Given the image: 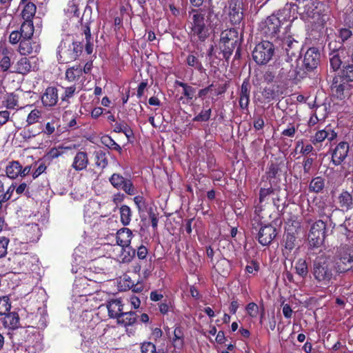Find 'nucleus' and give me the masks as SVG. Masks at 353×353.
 <instances>
[{
	"instance_id": "obj_1",
	"label": "nucleus",
	"mask_w": 353,
	"mask_h": 353,
	"mask_svg": "<svg viewBox=\"0 0 353 353\" xmlns=\"http://www.w3.org/2000/svg\"><path fill=\"white\" fill-rule=\"evenodd\" d=\"M334 262L328 258L319 256L314 263L312 273L318 283L328 285L334 279Z\"/></svg>"
},
{
	"instance_id": "obj_2",
	"label": "nucleus",
	"mask_w": 353,
	"mask_h": 353,
	"mask_svg": "<svg viewBox=\"0 0 353 353\" xmlns=\"http://www.w3.org/2000/svg\"><path fill=\"white\" fill-rule=\"evenodd\" d=\"M290 8L286 5L282 11L277 15L272 14L268 17L260 25L262 33L267 37L272 38L276 36L281 26L282 20H285Z\"/></svg>"
},
{
	"instance_id": "obj_3",
	"label": "nucleus",
	"mask_w": 353,
	"mask_h": 353,
	"mask_svg": "<svg viewBox=\"0 0 353 353\" xmlns=\"http://www.w3.org/2000/svg\"><path fill=\"white\" fill-rule=\"evenodd\" d=\"M239 40L238 32L234 29H227L221 32L219 42V54L228 59L232 54Z\"/></svg>"
},
{
	"instance_id": "obj_4",
	"label": "nucleus",
	"mask_w": 353,
	"mask_h": 353,
	"mask_svg": "<svg viewBox=\"0 0 353 353\" xmlns=\"http://www.w3.org/2000/svg\"><path fill=\"white\" fill-rule=\"evenodd\" d=\"M82 51L80 43L61 41L58 47V55L61 63H69L75 60Z\"/></svg>"
},
{
	"instance_id": "obj_5",
	"label": "nucleus",
	"mask_w": 353,
	"mask_h": 353,
	"mask_svg": "<svg viewBox=\"0 0 353 353\" xmlns=\"http://www.w3.org/2000/svg\"><path fill=\"white\" fill-rule=\"evenodd\" d=\"M353 248L348 246L340 247L336 252L334 265L335 271L342 273L350 270L353 266Z\"/></svg>"
},
{
	"instance_id": "obj_6",
	"label": "nucleus",
	"mask_w": 353,
	"mask_h": 353,
	"mask_svg": "<svg viewBox=\"0 0 353 353\" xmlns=\"http://www.w3.org/2000/svg\"><path fill=\"white\" fill-rule=\"evenodd\" d=\"M274 54V46L268 41L257 43L252 50V59L258 65H266Z\"/></svg>"
},
{
	"instance_id": "obj_7",
	"label": "nucleus",
	"mask_w": 353,
	"mask_h": 353,
	"mask_svg": "<svg viewBox=\"0 0 353 353\" xmlns=\"http://www.w3.org/2000/svg\"><path fill=\"white\" fill-rule=\"evenodd\" d=\"M191 34L200 41H205L209 36V29L205 23V14L198 10L192 11Z\"/></svg>"
},
{
	"instance_id": "obj_8",
	"label": "nucleus",
	"mask_w": 353,
	"mask_h": 353,
	"mask_svg": "<svg viewBox=\"0 0 353 353\" xmlns=\"http://www.w3.org/2000/svg\"><path fill=\"white\" fill-rule=\"evenodd\" d=\"M325 223L319 220L314 223L308 234V242L310 247L319 248L324 241L325 237Z\"/></svg>"
},
{
	"instance_id": "obj_9",
	"label": "nucleus",
	"mask_w": 353,
	"mask_h": 353,
	"mask_svg": "<svg viewBox=\"0 0 353 353\" xmlns=\"http://www.w3.org/2000/svg\"><path fill=\"white\" fill-rule=\"evenodd\" d=\"M272 68L276 71L278 81H284L292 77L290 74L293 69V64L288 59L276 61L272 65Z\"/></svg>"
},
{
	"instance_id": "obj_10",
	"label": "nucleus",
	"mask_w": 353,
	"mask_h": 353,
	"mask_svg": "<svg viewBox=\"0 0 353 353\" xmlns=\"http://www.w3.org/2000/svg\"><path fill=\"white\" fill-rule=\"evenodd\" d=\"M40 48V43L37 39H22L19 43V52L21 54L28 55L38 53Z\"/></svg>"
},
{
	"instance_id": "obj_11",
	"label": "nucleus",
	"mask_w": 353,
	"mask_h": 353,
	"mask_svg": "<svg viewBox=\"0 0 353 353\" xmlns=\"http://www.w3.org/2000/svg\"><path fill=\"white\" fill-rule=\"evenodd\" d=\"M349 144L347 142H340L332 154V162L334 165H341L347 156Z\"/></svg>"
},
{
	"instance_id": "obj_12",
	"label": "nucleus",
	"mask_w": 353,
	"mask_h": 353,
	"mask_svg": "<svg viewBox=\"0 0 353 353\" xmlns=\"http://www.w3.org/2000/svg\"><path fill=\"white\" fill-rule=\"evenodd\" d=\"M276 236V230L270 225L262 226L258 234L259 242L262 245H268Z\"/></svg>"
},
{
	"instance_id": "obj_13",
	"label": "nucleus",
	"mask_w": 353,
	"mask_h": 353,
	"mask_svg": "<svg viewBox=\"0 0 353 353\" xmlns=\"http://www.w3.org/2000/svg\"><path fill=\"white\" fill-rule=\"evenodd\" d=\"M320 54L314 48H309L303 58V65L307 70L316 68L319 63Z\"/></svg>"
},
{
	"instance_id": "obj_14",
	"label": "nucleus",
	"mask_w": 353,
	"mask_h": 353,
	"mask_svg": "<svg viewBox=\"0 0 353 353\" xmlns=\"http://www.w3.org/2000/svg\"><path fill=\"white\" fill-rule=\"evenodd\" d=\"M241 4V0H232L229 3V17L233 24H239L243 19Z\"/></svg>"
},
{
	"instance_id": "obj_15",
	"label": "nucleus",
	"mask_w": 353,
	"mask_h": 353,
	"mask_svg": "<svg viewBox=\"0 0 353 353\" xmlns=\"http://www.w3.org/2000/svg\"><path fill=\"white\" fill-rule=\"evenodd\" d=\"M117 243L121 248L122 250L126 252L130 250V244L132 238V231L127 228H123L117 232Z\"/></svg>"
},
{
	"instance_id": "obj_16",
	"label": "nucleus",
	"mask_w": 353,
	"mask_h": 353,
	"mask_svg": "<svg viewBox=\"0 0 353 353\" xmlns=\"http://www.w3.org/2000/svg\"><path fill=\"white\" fill-rule=\"evenodd\" d=\"M337 137L336 132L330 127H326L325 129L318 130L315 134L310 138V141L312 144L316 145L322 143L326 139L330 141L334 140Z\"/></svg>"
},
{
	"instance_id": "obj_17",
	"label": "nucleus",
	"mask_w": 353,
	"mask_h": 353,
	"mask_svg": "<svg viewBox=\"0 0 353 353\" xmlns=\"http://www.w3.org/2000/svg\"><path fill=\"white\" fill-rule=\"evenodd\" d=\"M331 90L334 97L343 100L349 95L350 85L347 83H339L338 79L334 78Z\"/></svg>"
},
{
	"instance_id": "obj_18",
	"label": "nucleus",
	"mask_w": 353,
	"mask_h": 353,
	"mask_svg": "<svg viewBox=\"0 0 353 353\" xmlns=\"http://www.w3.org/2000/svg\"><path fill=\"white\" fill-rule=\"evenodd\" d=\"M41 101L44 106L52 107L55 105L58 101L57 89L54 87H48L43 93Z\"/></svg>"
},
{
	"instance_id": "obj_19",
	"label": "nucleus",
	"mask_w": 353,
	"mask_h": 353,
	"mask_svg": "<svg viewBox=\"0 0 353 353\" xmlns=\"http://www.w3.org/2000/svg\"><path fill=\"white\" fill-rule=\"evenodd\" d=\"M339 207L344 211L353 209V196L347 190H343L337 197Z\"/></svg>"
},
{
	"instance_id": "obj_20",
	"label": "nucleus",
	"mask_w": 353,
	"mask_h": 353,
	"mask_svg": "<svg viewBox=\"0 0 353 353\" xmlns=\"http://www.w3.org/2000/svg\"><path fill=\"white\" fill-rule=\"evenodd\" d=\"M283 48L285 50L288 57L297 56L299 53L301 45L291 37H288L283 41Z\"/></svg>"
},
{
	"instance_id": "obj_21",
	"label": "nucleus",
	"mask_w": 353,
	"mask_h": 353,
	"mask_svg": "<svg viewBox=\"0 0 353 353\" xmlns=\"http://www.w3.org/2000/svg\"><path fill=\"white\" fill-rule=\"evenodd\" d=\"M14 54L6 48L0 50V70L2 72H7L11 67L12 58Z\"/></svg>"
},
{
	"instance_id": "obj_22",
	"label": "nucleus",
	"mask_w": 353,
	"mask_h": 353,
	"mask_svg": "<svg viewBox=\"0 0 353 353\" xmlns=\"http://www.w3.org/2000/svg\"><path fill=\"white\" fill-rule=\"evenodd\" d=\"M88 163L87 153L85 152H78L74 157L72 168L76 171H81L87 168Z\"/></svg>"
},
{
	"instance_id": "obj_23",
	"label": "nucleus",
	"mask_w": 353,
	"mask_h": 353,
	"mask_svg": "<svg viewBox=\"0 0 353 353\" xmlns=\"http://www.w3.org/2000/svg\"><path fill=\"white\" fill-rule=\"evenodd\" d=\"M65 77L68 81H78L81 82L84 80L83 74V70L80 65H74L68 68L65 72Z\"/></svg>"
},
{
	"instance_id": "obj_24",
	"label": "nucleus",
	"mask_w": 353,
	"mask_h": 353,
	"mask_svg": "<svg viewBox=\"0 0 353 353\" xmlns=\"http://www.w3.org/2000/svg\"><path fill=\"white\" fill-rule=\"evenodd\" d=\"M106 307L108 311V315L112 319H117L122 313L123 305L120 300L112 299L108 303Z\"/></svg>"
},
{
	"instance_id": "obj_25",
	"label": "nucleus",
	"mask_w": 353,
	"mask_h": 353,
	"mask_svg": "<svg viewBox=\"0 0 353 353\" xmlns=\"http://www.w3.org/2000/svg\"><path fill=\"white\" fill-rule=\"evenodd\" d=\"M239 102L242 110L248 109L250 103V86L246 81H243L241 85Z\"/></svg>"
},
{
	"instance_id": "obj_26",
	"label": "nucleus",
	"mask_w": 353,
	"mask_h": 353,
	"mask_svg": "<svg viewBox=\"0 0 353 353\" xmlns=\"http://www.w3.org/2000/svg\"><path fill=\"white\" fill-rule=\"evenodd\" d=\"M34 69L30 61L26 57H22L15 63L14 70L12 72H17L19 74H26Z\"/></svg>"
},
{
	"instance_id": "obj_27",
	"label": "nucleus",
	"mask_w": 353,
	"mask_h": 353,
	"mask_svg": "<svg viewBox=\"0 0 353 353\" xmlns=\"http://www.w3.org/2000/svg\"><path fill=\"white\" fill-rule=\"evenodd\" d=\"M304 12L308 17H314L316 14L319 15V8L322 6L320 1L313 0H305Z\"/></svg>"
},
{
	"instance_id": "obj_28",
	"label": "nucleus",
	"mask_w": 353,
	"mask_h": 353,
	"mask_svg": "<svg viewBox=\"0 0 353 353\" xmlns=\"http://www.w3.org/2000/svg\"><path fill=\"white\" fill-rule=\"evenodd\" d=\"M137 320V314L134 312H123L117 319V323L125 327L134 325Z\"/></svg>"
},
{
	"instance_id": "obj_29",
	"label": "nucleus",
	"mask_w": 353,
	"mask_h": 353,
	"mask_svg": "<svg viewBox=\"0 0 353 353\" xmlns=\"http://www.w3.org/2000/svg\"><path fill=\"white\" fill-rule=\"evenodd\" d=\"M6 172L8 178L15 179L21 174V165L19 161H11L6 166Z\"/></svg>"
},
{
	"instance_id": "obj_30",
	"label": "nucleus",
	"mask_w": 353,
	"mask_h": 353,
	"mask_svg": "<svg viewBox=\"0 0 353 353\" xmlns=\"http://www.w3.org/2000/svg\"><path fill=\"white\" fill-rule=\"evenodd\" d=\"M6 316L3 319V325L8 329H15L19 327V318L16 312H10L5 314Z\"/></svg>"
},
{
	"instance_id": "obj_31",
	"label": "nucleus",
	"mask_w": 353,
	"mask_h": 353,
	"mask_svg": "<svg viewBox=\"0 0 353 353\" xmlns=\"http://www.w3.org/2000/svg\"><path fill=\"white\" fill-rule=\"evenodd\" d=\"M23 7L21 11V16L24 21H32L36 13V6L32 2H27L23 4Z\"/></svg>"
},
{
	"instance_id": "obj_32",
	"label": "nucleus",
	"mask_w": 353,
	"mask_h": 353,
	"mask_svg": "<svg viewBox=\"0 0 353 353\" xmlns=\"http://www.w3.org/2000/svg\"><path fill=\"white\" fill-rule=\"evenodd\" d=\"M296 237L294 234L288 232L285 237V248L283 250V255L288 256L295 248Z\"/></svg>"
},
{
	"instance_id": "obj_33",
	"label": "nucleus",
	"mask_w": 353,
	"mask_h": 353,
	"mask_svg": "<svg viewBox=\"0 0 353 353\" xmlns=\"http://www.w3.org/2000/svg\"><path fill=\"white\" fill-rule=\"evenodd\" d=\"M296 273L301 278L305 279L308 274V265L304 259H299L294 265Z\"/></svg>"
},
{
	"instance_id": "obj_34",
	"label": "nucleus",
	"mask_w": 353,
	"mask_h": 353,
	"mask_svg": "<svg viewBox=\"0 0 353 353\" xmlns=\"http://www.w3.org/2000/svg\"><path fill=\"white\" fill-rule=\"evenodd\" d=\"M19 32L22 36V39L32 38L34 33L32 21H24L21 26Z\"/></svg>"
},
{
	"instance_id": "obj_35",
	"label": "nucleus",
	"mask_w": 353,
	"mask_h": 353,
	"mask_svg": "<svg viewBox=\"0 0 353 353\" xmlns=\"http://www.w3.org/2000/svg\"><path fill=\"white\" fill-rule=\"evenodd\" d=\"M81 0H71L68 2L66 8L64 9L65 12L68 14L69 17H79V6Z\"/></svg>"
},
{
	"instance_id": "obj_36",
	"label": "nucleus",
	"mask_w": 353,
	"mask_h": 353,
	"mask_svg": "<svg viewBox=\"0 0 353 353\" xmlns=\"http://www.w3.org/2000/svg\"><path fill=\"white\" fill-rule=\"evenodd\" d=\"M121 222L123 225H128L132 219V211L130 208L125 205H123L120 209Z\"/></svg>"
},
{
	"instance_id": "obj_37",
	"label": "nucleus",
	"mask_w": 353,
	"mask_h": 353,
	"mask_svg": "<svg viewBox=\"0 0 353 353\" xmlns=\"http://www.w3.org/2000/svg\"><path fill=\"white\" fill-rule=\"evenodd\" d=\"M175 83L183 88V94L187 99L192 100L194 98L196 93L195 88L179 81H176Z\"/></svg>"
},
{
	"instance_id": "obj_38",
	"label": "nucleus",
	"mask_w": 353,
	"mask_h": 353,
	"mask_svg": "<svg viewBox=\"0 0 353 353\" xmlns=\"http://www.w3.org/2000/svg\"><path fill=\"white\" fill-rule=\"evenodd\" d=\"M325 186L324 179L321 176H317L312 179L309 185V190L311 192L319 193Z\"/></svg>"
},
{
	"instance_id": "obj_39",
	"label": "nucleus",
	"mask_w": 353,
	"mask_h": 353,
	"mask_svg": "<svg viewBox=\"0 0 353 353\" xmlns=\"http://www.w3.org/2000/svg\"><path fill=\"white\" fill-rule=\"evenodd\" d=\"M83 83L81 85L76 86V85H72L69 87L64 88V92L61 95V99L62 101H68L69 99L72 98L76 91L77 89H79V90H81L83 88Z\"/></svg>"
},
{
	"instance_id": "obj_40",
	"label": "nucleus",
	"mask_w": 353,
	"mask_h": 353,
	"mask_svg": "<svg viewBox=\"0 0 353 353\" xmlns=\"http://www.w3.org/2000/svg\"><path fill=\"white\" fill-rule=\"evenodd\" d=\"M71 149H72L71 146H65V147L59 146L58 148H53L50 149V151L48 152L47 157L48 159H57L63 154L64 150H71Z\"/></svg>"
},
{
	"instance_id": "obj_41",
	"label": "nucleus",
	"mask_w": 353,
	"mask_h": 353,
	"mask_svg": "<svg viewBox=\"0 0 353 353\" xmlns=\"http://www.w3.org/2000/svg\"><path fill=\"white\" fill-rule=\"evenodd\" d=\"M95 159H96V165L103 169L105 168L108 163V161L106 157V154L104 152L99 150L95 152Z\"/></svg>"
},
{
	"instance_id": "obj_42",
	"label": "nucleus",
	"mask_w": 353,
	"mask_h": 353,
	"mask_svg": "<svg viewBox=\"0 0 353 353\" xmlns=\"http://www.w3.org/2000/svg\"><path fill=\"white\" fill-rule=\"evenodd\" d=\"M101 143L110 149L115 150L119 152H121V147L117 143L110 137L105 135L101 137Z\"/></svg>"
},
{
	"instance_id": "obj_43",
	"label": "nucleus",
	"mask_w": 353,
	"mask_h": 353,
	"mask_svg": "<svg viewBox=\"0 0 353 353\" xmlns=\"http://www.w3.org/2000/svg\"><path fill=\"white\" fill-rule=\"evenodd\" d=\"M186 63L188 64V66L193 67L199 71H202V70L203 69L201 62L199 61V60L195 55L192 54H188V56L187 57Z\"/></svg>"
},
{
	"instance_id": "obj_44",
	"label": "nucleus",
	"mask_w": 353,
	"mask_h": 353,
	"mask_svg": "<svg viewBox=\"0 0 353 353\" xmlns=\"http://www.w3.org/2000/svg\"><path fill=\"white\" fill-rule=\"evenodd\" d=\"M42 113L38 109L32 110L28 115L26 123L28 125H31L37 123L41 118Z\"/></svg>"
},
{
	"instance_id": "obj_45",
	"label": "nucleus",
	"mask_w": 353,
	"mask_h": 353,
	"mask_svg": "<svg viewBox=\"0 0 353 353\" xmlns=\"http://www.w3.org/2000/svg\"><path fill=\"white\" fill-rule=\"evenodd\" d=\"M39 133V130H35L30 125H26L20 132V136L25 140H29Z\"/></svg>"
},
{
	"instance_id": "obj_46",
	"label": "nucleus",
	"mask_w": 353,
	"mask_h": 353,
	"mask_svg": "<svg viewBox=\"0 0 353 353\" xmlns=\"http://www.w3.org/2000/svg\"><path fill=\"white\" fill-rule=\"evenodd\" d=\"M11 308V303L8 296L0 297V315L6 314Z\"/></svg>"
},
{
	"instance_id": "obj_47",
	"label": "nucleus",
	"mask_w": 353,
	"mask_h": 353,
	"mask_svg": "<svg viewBox=\"0 0 353 353\" xmlns=\"http://www.w3.org/2000/svg\"><path fill=\"white\" fill-rule=\"evenodd\" d=\"M126 179L119 174H113L110 178V182L116 188L120 189Z\"/></svg>"
},
{
	"instance_id": "obj_48",
	"label": "nucleus",
	"mask_w": 353,
	"mask_h": 353,
	"mask_svg": "<svg viewBox=\"0 0 353 353\" xmlns=\"http://www.w3.org/2000/svg\"><path fill=\"white\" fill-rule=\"evenodd\" d=\"M114 132L120 133L123 132L125 134L126 137H130L132 134V131L128 127V125L123 122V123H116L114 127Z\"/></svg>"
},
{
	"instance_id": "obj_49",
	"label": "nucleus",
	"mask_w": 353,
	"mask_h": 353,
	"mask_svg": "<svg viewBox=\"0 0 353 353\" xmlns=\"http://www.w3.org/2000/svg\"><path fill=\"white\" fill-rule=\"evenodd\" d=\"M338 36L341 39L342 43H345L353 38L352 32L348 28H341L339 30Z\"/></svg>"
},
{
	"instance_id": "obj_50",
	"label": "nucleus",
	"mask_w": 353,
	"mask_h": 353,
	"mask_svg": "<svg viewBox=\"0 0 353 353\" xmlns=\"http://www.w3.org/2000/svg\"><path fill=\"white\" fill-rule=\"evenodd\" d=\"M263 79L268 83L273 82L275 79L277 80V74L275 70L272 68V65H270L264 73Z\"/></svg>"
},
{
	"instance_id": "obj_51",
	"label": "nucleus",
	"mask_w": 353,
	"mask_h": 353,
	"mask_svg": "<svg viewBox=\"0 0 353 353\" xmlns=\"http://www.w3.org/2000/svg\"><path fill=\"white\" fill-rule=\"evenodd\" d=\"M342 75L347 81H353V64L344 65L342 70Z\"/></svg>"
},
{
	"instance_id": "obj_52",
	"label": "nucleus",
	"mask_w": 353,
	"mask_h": 353,
	"mask_svg": "<svg viewBox=\"0 0 353 353\" xmlns=\"http://www.w3.org/2000/svg\"><path fill=\"white\" fill-rule=\"evenodd\" d=\"M330 66L334 71L339 70L341 65L342 61L337 54H331L330 57Z\"/></svg>"
},
{
	"instance_id": "obj_53",
	"label": "nucleus",
	"mask_w": 353,
	"mask_h": 353,
	"mask_svg": "<svg viewBox=\"0 0 353 353\" xmlns=\"http://www.w3.org/2000/svg\"><path fill=\"white\" fill-rule=\"evenodd\" d=\"M183 333L181 328L176 327L174 331V346L181 347L183 345Z\"/></svg>"
},
{
	"instance_id": "obj_54",
	"label": "nucleus",
	"mask_w": 353,
	"mask_h": 353,
	"mask_svg": "<svg viewBox=\"0 0 353 353\" xmlns=\"http://www.w3.org/2000/svg\"><path fill=\"white\" fill-rule=\"evenodd\" d=\"M262 95L270 101L276 97V92L273 87H265L262 92Z\"/></svg>"
},
{
	"instance_id": "obj_55",
	"label": "nucleus",
	"mask_w": 353,
	"mask_h": 353,
	"mask_svg": "<svg viewBox=\"0 0 353 353\" xmlns=\"http://www.w3.org/2000/svg\"><path fill=\"white\" fill-rule=\"evenodd\" d=\"M123 190L125 193L129 195H134L136 193V190L132 181L129 179H126L123 183L122 187L120 188Z\"/></svg>"
},
{
	"instance_id": "obj_56",
	"label": "nucleus",
	"mask_w": 353,
	"mask_h": 353,
	"mask_svg": "<svg viewBox=\"0 0 353 353\" xmlns=\"http://www.w3.org/2000/svg\"><path fill=\"white\" fill-rule=\"evenodd\" d=\"M141 353H156L157 349L152 342H143L141 346Z\"/></svg>"
},
{
	"instance_id": "obj_57",
	"label": "nucleus",
	"mask_w": 353,
	"mask_h": 353,
	"mask_svg": "<svg viewBox=\"0 0 353 353\" xmlns=\"http://www.w3.org/2000/svg\"><path fill=\"white\" fill-rule=\"evenodd\" d=\"M211 115V109H207L202 110L197 116L194 119L196 121H206L209 120Z\"/></svg>"
},
{
	"instance_id": "obj_58",
	"label": "nucleus",
	"mask_w": 353,
	"mask_h": 353,
	"mask_svg": "<svg viewBox=\"0 0 353 353\" xmlns=\"http://www.w3.org/2000/svg\"><path fill=\"white\" fill-rule=\"evenodd\" d=\"M9 239L5 236H0V258L3 257L7 254L8 245Z\"/></svg>"
},
{
	"instance_id": "obj_59",
	"label": "nucleus",
	"mask_w": 353,
	"mask_h": 353,
	"mask_svg": "<svg viewBox=\"0 0 353 353\" xmlns=\"http://www.w3.org/2000/svg\"><path fill=\"white\" fill-rule=\"evenodd\" d=\"M246 311L251 317H256L259 314V307L254 303H250L246 307Z\"/></svg>"
},
{
	"instance_id": "obj_60",
	"label": "nucleus",
	"mask_w": 353,
	"mask_h": 353,
	"mask_svg": "<svg viewBox=\"0 0 353 353\" xmlns=\"http://www.w3.org/2000/svg\"><path fill=\"white\" fill-rule=\"evenodd\" d=\"M121 252H122L121 255L123 256L121 259H122V261L124 263L130 261L131 259H132V257L135 254V250L134 249H132L131 248L130 250L127 249L126 252H125L124 250H121Z\"/></svg>"
},
{
	"instance_id": "obj_61",
	"label": "nucleus",
	"mask_w": 353,
	"mask_h": 353,
	"mask_svg": "<svg viewBox=\"0 0 353 353\" xmlns=\"http://www.w3.org/2000/svg\"><path fill=\"white\" fill-rule=\"evenodd\" d=\"M22 39V36L19 31H12L9 37V41L12 44H17L18 42L21 41Z\"/></svg>"
},
{
	"instance_id": "obj_62",
	"label": "nucleus",
	"mask_w": 353,
	"mask_h": 353,
	"mask_svg": "<svg viewBox=\"0 0 353 353\" xmlns=\"http://www.w3.org/2000/svg\"><path fill=\"white\" fill-rule=\"evenodd\" d=\"M259 264L256 261H252L250 264H248L245 267L246 272L250 274L257 272L259 271Z\"/></svg>"
},
{
	"instance_id": "obj_63",
	"label": "nucleus",
	"mask_w": 353,
	"mask_h": 353,
	"mask_svg": "<svg viewBox=\"0 0 353 353\" xmlns=\"http://www.w3.org/2000/svg\"><path fill=\"white\" fill-rule=\"evenodd\" d=\"M313 162L314 159L312 158H307L303 161V166L305 173H310Z\"/></svg>"
},
{
	"instance_id": "obj_64",
	"label": "nucleus",
	"mask_w": 353,
	"mask_h": 353,
	"mask_svg": "<svg viewBox=\"0 0 353 353\" xmlns=\"http://www.w3.org/2000/svg\"><path fill=\"white\" fill-rule=\"evenodd\" d=\"M17 99L14 96H10L6 100V107L9 109H14L17 106Z\"/></svg>"
}]
</instances>
